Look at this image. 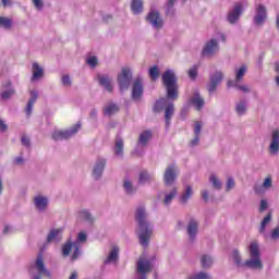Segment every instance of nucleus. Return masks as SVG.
Instances as JSON below:
<instances>
[{
  "mask_svg": "<svg viewBox=\"0 0 279 279\" xmlns=\"http://www.w3.org/2000/svg\"><path fill=\"white\" fill-rule=\"evenodd\" d=\"M250 258L243 263V257L238 250L232 251L231 258L236 267H246L247 269H263V259L260 258V246L258 242L253 241L248 246Z\"/></svg>",
  "mask_w": 279,
  "mask_h": 279,
  "instance_id": "nucleus-1",
  "label": "nucleus"
},
{
  "mask_svg": "<svg viewBox=\"0 0 279 279\" xmlns=\"http://www.w3.org/2000/svg\"><path fill=\"white\" fill-rule=\"evenodd\" d=\"M135 220L137 221V236L142 247L149 245V239L154 234V228L149 220H147V210L145 206H138L135 211Z\"/></svg>",
  "mask_w": 279,
  "mask_h": 279,
  "instance_id": "nucleus-2",
  "label": "nucleus"
},
{
  "mask_svg": "<svg viewBox=\"0 0 279 279\" xmlns=\"http://www.w3.org/2000/svg\"><path fill=\"white\" fill-rule=\"evenodd\" d=\"M161 80L167 90V97L175 101L178 99V77H175V72L173 70H167L162 74Z\"/></svg>",
  "mask_w": 279,
  "mask_h": 279,
  "instance_id": "nucleus-3",
  "label": "nucleus"
},
{
  "mask_svg": "<svg viewBox=\"0 0 279 279\" xmlns=\"http://www.w3.org/2000/svg\"><path fill=\"white\" fill-rule=\"evenodd\" d=\"M29 274L32 275V279H41L43 276H46V278H51V271H49L45 266L43 254L37 255L33 268L29 269Z\"/></svg>",
  "mask_w": 279,
  "mask_h": 279,
  "instance_id": "nucleus-4",
  "label": "nucleus"
},
{
  "mask_svg": "<svg viewBox=\"0 0 279 279\" xmlns=\"http://www.w3.org/2000/svg\"><path fill=\"white\" fill-rule=\"evenodd\" d=\"M80 128H82V124L76 123L71 129L64 131L57 130L52 132L51 137L53 141H69V138H73L80 132Z\"/></svg>",
  "mask_w": 279,
  "mask_h": 279,
  "instance_id": "nucleus-5",
  "label": "nucleus"
},
{
  "mask_svg": "<svg viewBox=\"0 0 279 279\" xmlns=\"http://www.w3.org/2000/svg\"><path fill=\"white\" fill-rule=\"evenodd\" d=\"M132 70L130 68H123L121 73L118 74V86L121 92L128 90L132 84Z\"/></svg>",
  "mask_w": 279,
  "mask_h": 279,
  "instance_id": "nucleus-6",
  "label": "nucleus"
},
{
  "mask_svg": "<svg viewBox=\"0 0 279 279\" xmlns=\"http://www.w3.org/2000/svg\"><path fill=\"white\" fill-rule=\"evenodd\" d=\"M216 53H219V40L213 38L206 41L201 54L203 58H215Z\"/></svg>",
  "mask_w": 279,
  "mask_h": 279,
  "instance_id": "nucleus-7",
  "label": "nucleus"
},
{
  "mask_svg": "<svg viewBox=\"0 0 279 279\" xmlns=\"http://www.w3.org/2000/svg\"><path fill=\"white\" fill-rule=\"evenodd\" d=\"M185 230L189 243H195V241H197V234H199V221L190 219Z\"/></svg>",
  "mask_w": 279,
  "mask_h": 279,
  "instance_id": "nucleus-8",
  "label": "nucleus"
},
{
  "mask_svg": "<svg viewBox=\"0 0 279 279\" xmlns=\"http://www.w3.org/2000/svg\"><path fill=\"white\" fill-rule=\"evenodd\" d=\"M33 206L37 213H46L49 210V197L43 194H37L33 197Z\"/></svg>",
  "mask_w": 279,
  "mask_h": 279,
  "instance_id": "nucleus-9",
  "label": "nucleus"
},
{
  "mask_svg": "<svg viewBox=\"0 0 279 279\" xmlns=\"http://www.w3.org/2000/svg\"><path fill=\"white\" fill-rule=\"evenodd\" d=\"M106 165H108V160L104 157H98L93 166L92 169V177L95 180H101V177L104 175V171L106 170Z\"/></svg>",
  "mask_w": 279,
  "mask_h": 279,
  "instance_id": "nucleus-10",
  "label": "nucleus"
},
{
  "mask_svg": "<svg viewBox=\"0 0 279 279\" xmlns=\"http://www.w3.org/2000/svg\"><path fill=\"white\" fill-rule=\"evenodd\" d=\"M223 72L216 71L209 75V83L207 85L208 93L213 95L221 82H223Z\"/></svg>",
  "mask_w": 279,
  "mask_h": 279,
  "instance_id": "nucleus-11",
  "label": "nucleus"
},
{
  "mask_svg": "<svg viewBox=\"0 0 279 279\" xmlns=\"http://www.w3.org/2000/svg\"><path fill=\"white\" fill-rule=\"evenodd\" d=\"M267 22V8L263 4L255 7L254 23L257 27H263Z\"/></svg>",
  "mask_w": 279,
  "mask_h": 279,
  "instance_id": "nucleus-12",
  "label": "nucleus"
},
{
  "mask_svg": "<svg viewBox=\"0 0 279 279\" xmlns=\"http://www.w3.org/2000/svg\"><path fill=\"white\" fill-rule=\"evenodd\" d=\"M177 178H178V167L173 165L168 166L163 173V182L166 186H173V184H175Z\"/></svg>",
  "mask_w": 279,
  "mask_h": 279,
  "instance_id": "nucleus-13",
  "label": "nucleus"
},
{
  "mask_svg": "<svg viewBox=\"0 0 279 279\" xmlns=\"http://www.w3.org/2000/svg\"><path fill=\"white\" fill-rule=\"evenodd\" d=\"M241 14H243V3L239 2L229 11L227 15L228 23H230V25L236 24L239 19H241Z\"/></svg>",
  "mask_w": 279,
  "mask_h": 279,
  "instance_id": "nucleus-14",
  "label": "nucleus"
},
{
  "mask_svg": "<svg viewBox=\"0 0 279 279\" xmlns=\"http://www.w3.org/2000/svg\"><path fill=\"white\" fill-rule=\"evenodd\" d=\"M146 21L154 27V29H160L165 25V21H162L158 11H150L146 16Z\"/></svg>",
  "mask_w": 279,
  "mask_h": 279,
  "instance_id": "nucleus-15",
  "label": "nucleus"
},
{
  "mask_svg": "<svg viewBox=\"0 0 279 279\" xmlns=\"http://www.w3.org/2000/svg\"><path fill=\"white\" fill-rule=\"evenodd\" d=\"M131 97L133 101H141L143 99V78L137 77L134 80Z\"/></svg>",
  "mask_w": 279,
  "mask_h": 279,
  "instance_id": "nucleus-16",
  "label": "nucleus"
},
{
  "mask_svg": "<svg viewBox=\"0 0 279 279\" xmlns=\"http://www.w3.org/2000/svg\"><path fill=\"white\" fill-rule=\"evenodd\" d=\"M272 186H274V179H271V177H267L262 183V185H254L253 190L256 195H265V193H267V191L272 189Z\"/></svg>",
  "mask_w": 279,
  "mask_h": 279,
  "instance_id": "nucleus-17",
  "label": "nucleus"
},
{
  "mask_svg": "<svg viewBox=\"0 0 279 279\" xmlns=\"http://www.w3.org/2000/svg\"><path fill=\"white\" fill-rule=\"evenodd\" d=\"M268 151L271 156H278V153H279V131L278 130H275L271 133Z\"/></svg>",
  "mask_w": 279,
  "mask_h": 279,
  "instance_id": "nucleus-18",
  "label": "nucleus"
},
{
  "mask_svg": "<svg viewBox=\"0 0 279 279\" xmlns=\"http://www.w3.org/2000/svg\"><path fill=\"white\" fill-rule=\"evenodd\" d=\"M151 269H154V264L149 259L140 258L137 260V274L140 276H146Z\"/></svg>",
  "mask_w": 279,
  "mask_h": 279,
  "instance_id": "nucleus-19",
  "label": "nucleus"
},
{
  "mask_svg": "<svg viewBox=\"0 0 279 279\" xmlns=\"http://www.w3.org/2000/svg\"><path fill=\"white\" fill-rule=\"evenodd\" d=\"M96 80H97L98 84L100 86H102V88H105V90H107V93H112V90H113L112 77H110L109 75H105V74H97Z\"/></svg>",
  "mask_w": 279,
  "mask_h": 279,
  "instance_id": "nucleus-20",
  "label": "nucleus"
},
{
  "mask_svg": "<svg viewBox=\"0 0 279 279\" xmlns=\"http://www.w3.org/2000/svg\"><path fill=\"white\" fill-rule=\"evenodd\" d=\"M31 98L27 101L26 108H25V114L26 117H32V112L34 110V104L38 100V92L36 89H33L29 92Z\"/></svg>",
  "mask_w": 279,
  "mask_h": 279,
  "instance_id": "nucleus-21",
  "label": "nucleus"
},
{
  "mask_svg": "<svg viewBox=\"0 0 279 279\" xmlns=\"http://www.w3.org/2000/svg\"><path fill=\"white\" fill-rule=\"evenodd\" d=\"M193 186L185 185L181 195L179 196V203L181 204V206H186V204H189V201L191 199V197H193Z\"/></svg>",
  "mask_w": 279,
  "mask_h": 279,
  "instance_id": "nucleus-22",
  "label": "nucleus"
},
{
  "mask_svg": "<svg viewBox=\"0 0 279 279\" xmlns=\"http://www.w3.org/2000/svg\"><path fill=\"white\" fill-rule=\"evenodd\" d=\"M15 90L14 87L12 86V82L5 81L2 84V92L0 93L1 99H10L14 95Z\"/></svg>",
  "mask_w": 279,
  "mask_h": 279,
  "instance_id": "nucleus-23",
  "label": "nucleus"
},
{
  "mask_svg": "<svg viewBox=\"0 0 279 279\" xmlns=\"http://www.w3.org/2000/svg\"><path fill=\"white\" fill-rule=\"evenodd\" d=\"M62 241V229H52L47 235L46 243H60Z\"/></svg>",
  "mask_w": 279,
  "mask_h": 279,
  "instance_id": "nucleus-24",
  "label": "nucleus"
},
{
  "mask_svg": "<svg viewBox=\"0 0 279 279\" xmlns=\"http://www.w3.org/2000/svg\"><path fill=\"white\" fill-rule=\"evenodd\" d=\"M178 197V187H172L169 192L163 193L162 204L165 206H171V202Z\"/></svg>",
  "mask_w": 279,
  "mask_h": 279,
  "instance_id": "nucleus-25",
  "label": "nucleus"
},
{
  "mask_svg": "<svg viewBox=\"0 0 279 279\" xmlns=\"http://www.w3.org/2000/svg\"><path fill=\"white\" fill-rule=\"evenodd\" d=\"M190 104L194 106L195 110H202L204 108V98L199 95V92H195L194 95L190 98Z\"/></svg>",
  "mask_w": 279,
  "mask_h": 279,
  "instance_id": "nucleus-26",
  "label": "nucleus"
},
{
  "mask_svg": "<svg viewBox=\"0 0 279 279\" xmlns=\"http://www.w3.org/2000/svg\"><path fill=\"white\" fill-rule=\"evenodd\" d=\"M45 75V70L37 62L33 63V76L32 82H38V80H43Z\"/></svg>",
  "mask_w": 279,
  "mask_h": 279,
  "instance_id": "nucleus-27",
  "label": "nucleus"
},
{
  "mask_svg": "<svg viewBox=\"0 0 279 279\" xmlns=\"http://www.w3.org/2000/svg\"><path fill=\"white\" fill-rule=\"evenodd\" d=\"M123 138L117 137L114 142V147H113V154L117 156V158H123Z\"/></svg>",
  "mask_w": 279,
  "mask_h": 279,
  "instance_id": "nucleus-28",
  "label": "nucleus"
},
{
  "mask_svg": "<svg viewBox=\"0 0 279 279\" xmlns=\"http://www.w3.org/2000/svg\"><path fill=\"white\" fill-rule=\"evenodd\" d=\"M123 191L126 195H134V193H136L137 187L134 186V183L132 182V180L125 178L123 180Z\"/></svg>",
  "mask_w": 279,
  "mask_h": 279,
  "instance_id": "nucleus-29",
  "label": "nucleus"
},
{
  "mask_svg": "<svg viewBox=\"0 0 279 279\" xmlns=\"http://www.w3.org/2000/svg\"><path fill=\"white\" fill-rule=\"evenodd\" d=\"M235 112L238 117H243L247 112V100L245 99H240L235 104Z\"/></svg>",
  "mask_w": 279,
  "mask_h": 279,
  "instance_id": "nucleus-30",
  "label": "nucleus"
},
{
  "mask_svg": "<svg viewBox=\"0 0 279 279\" xmlns=\"http://www.w3.org/2000/svg\"><path fill=\"white\" fill-rule=\"evenodd\" d=\"M117 260H119V247L113 246L107 258L104 260V264L110 265V263H117Z\"/></svg>",
  "mask_w": 279,
  "mask_h": 279,
  "instance_id": "nucleus-31",
  "label": "nucleus"
},
{
  "mask_svg": "<svg viewBox=\"0 0 279 279\" xmlns=\"http://www.w3.org/2000/svg\"><path fill=\"white\" fill-rule=\"evenodd\" d=\"M173 112H175V108L173 106V102H171L165 108L166 128H169V125H171V118L173 117Z\"/></svg>",
  "mask_w": 279,
  "mask_h": 279,
  "instance_id": "nucleus-32",
  "label": "nucleus"
},
{
  "mask_svg": "<svg viewBox=\"0 0 279 279\" xmlns=\"http://www.w3.org/2000/svg\"><path fill=\"white\" fill-rule=\"evenodd\" d=\"M151 141V132L150 131H143L138 137V145L140 147H147V144Z\"/></svg>",
  "mask_w": 279,
  "mask_h": 279,
  "instance_id": "nucleus-33",
  "label": "nucleus"
},
{
  "mask_svg": "<svg viewBox=\"0 0 279 279\" xmlns=\"http://www.w3.org/2000/svg\"><path fill=\"white\" fill-rule=\"evenodd\" d=\"M215 263V259L213 258V256L205 254L201 256V267L203 269H210V267H213Z\"/></svg>",
  "mask_w": 279,
  "mask_h": 279,
  "instance_id": "nucleus-34",
  "label": "nucleus"
},
{
  "mask_svg": "<svg viewBox=\"0 0 279 279\" xmlns=\"http://www.w3.org/2000/svg\"><path fill=\"white\" fill-rule=\"evenodd\" d=\"M119 112V105L117 104H109L104 109V114L106 117H112V114H117Z\"/></svg>",
  "mask_w": 279,
  "mask_h": 279,
  "instance_id": "nucleus-35",
  "label": "nucleus"
},
{
  "mask_svg": "<svg viewBox=\"0 0 279 279\" xmlns=\"http://www.w3.org/2000/svg\"><path fill=\"white\" fill-rule=\"evenodd\" d=\"M153 180H154V174L145 170L140 173V177H138L140 184H147V182H153Z\"/></svg>",
  "mask_w": 279,
  "mask_h": 279,
  "instance_id": "nucleus-36",
  "label": "nucleus"
},
{
  "mask_svg": "<svg viewBox=\"0 0 279 279\" xmlns=\"http://www.w3.org/2000/svg\"><path fill=\"white\" fill-rule=\"evenodd\" d=\"M168 106L169 105L167 98H161L156 101L153 110L154 112H162V110H165Z\"/></svg>",
  "mask_w": 279,
  "mask_h": 279,
  "instance_id": "nucleus-37",
  "label": "nucleus"
},
{
  "mask_svg": "<svg viewBox=\"0 0 279 279\" xmlns=\"http://www.w3.org/2000/svg\"><path fill=\"white\" fill-rule=\"evenodd\" d=\"M209 182H210L213 189H215L216 191H221L222 183H221V180H219L218 175L210 174Z\"/></svg>",
  "mask_w": 279,
  "mask_h": 279,
  "instance_id": "nucleus-38",
  "label": "nucleus"
},
{
  "mask_svg": "<svg viewBox=\"0 0 279 279\" xmlns=\"http://www.w3.org/2000/svg\"><path fill=\"white\" fill-rule=\"evenodd\" d=\"M133 14H141L143 12V0H133L131 3Z\"/></svg>",
  "mask_w": 279,
  "mask_h": 279,
  "instance_id": "nucleus-39",
  "label": "nucleus"
},
{
  "mask_svg": "<svg viewBox=\"0 0 279 279\" xmlns=\"http://www.w3.org/2000/svg\"><path fill=\"white\" fill-rule=\"evenodd\" d=\"M245 73H247V65H241L239 69H235L236 82H243V77H245Z\"/></svg>",
  "mask_w": 279,
  "mask_h": 279,
  "instance_id": "nucleus-40",
  "label": "nucleus"
},
{
  "mask_svg": "<svg viewBox=\"0 0 279 279\" xmlns=\"http://www.w3.org/2000/svg\"><path fill=\"white\" fill-rule=\"evenodd\" d=\"M13 21L11 17L0 16V27L3 29H12Z\"/></svg>",
  "mask_w": 279,
  "mask_h": 279,
  "instance_id": "nucleus-41",
  "label": "nucleus"
},
{
  "mask_svg": "<svg viewBox=\"0 0 279 279\" xmlns=\"http://www.w3.org/2000/svg\"><path fill=\"white\" fill-rule=\"evenodd\" d=\"M271 222V213L267 214V216L262 220L259 227V234H265V230H267V225Z\"/></svg>",
  "mask_w": 279,
  "mask_h": 279,
  "instance_id": "nucleus-42",
  "label": "nucleus"
},
{
  "mask_svg": "<svg viewBox=\"0 0 279 279\" xmlns=\"http://www.w3.org/2000/svg\"><path fill=\"white\" fill-rule=\"evenodd\" d=\"M73 250V241L69 239L62 246V255L69 256L71 254V251Z\"/></svg>",
  "mask_w": 279,
  "mask_h": 279,
  "instance_id": "nucleus-43",
  "label": "nucleus"
},
{
  "mask_svg": "<svg viewBox=\"0 0 279 279\" xmlns=\"http://www.w3.org/2000/svg\"><path fill=\"white\" fill-rule=\"evenodd\" d=\"M149 77L153 82H156L160 75V70H158V65H154L149 69Z\"/></svg>",
  "mask_w": 279,
  "mask_h": 279,
  "instance_id": "nucleus-44",
  "label": "nucleus"
},
{
  "mask_svg": "<svg viewBox=\"0 0 279 279\" xmlns=\"http://www.w3.org/2000/svg\"><path fill=\"white\" fill-rule=\"evenodd\" d=\"M80 216L81 219H84V221H87V223H93L95 221V218H93V215L88 210H82Z\"/></svg>",
  "mask_w": 279,
  "mask_h": 279,
  "instance_id": "nucleus-45",
  "label": "nucleus"
},
{
  "mask_svg": "<svg viewBox=\"0 0 279 279\" xmlns=\"http://www.w3.org/2000/svg\"><path fill=\"white\" fill-rule=\"evenodd\" d=\"M86 241H88V235L86 232H80L77 234L76 241L73 243H77L82 247V243H86Z\"/></svg>",
  "mask_w": 279,
  "mask_h": 279,
  "instance_id": "nucleus-46",
  "label": "nucleus"
},
{
  "mask_svg": "<svg viewBox=\"0 0 279 279\" xmlns=\"http://www.w3.org/2000/svg\"><path fill=\"white\" fill-rule=\"evenodd\" d=\"M190 279H213V276H210L209 272L199 271L195 274L193 277H191Z\"/></svg>",
  "mask_w": 279,
  "mask_h": 279,
  "instance_id": "nucleus-47",
  "label": "nucleus"
},
{
  "mask_svg": "<svg viewBox=\"0 0 279 279\" xmlns=\"http://www.w3.org/2000/svg\"><path fill=\"white\" fill-rule=\"evenodd\" d=\"M202 128H204V123L202 121H196L194 123V136H202Z\"/></svg>",
  "mask_w": 279,
  "mask_h": 279,
  "instance_id": "nucleus-48",
  "label": "nucleus"
},
{
  "mask_svg": "<svg viewBox=\"0 0 279 279\" xmlns=\"http://www.w3.org/2000/svg\"><path fill=\"white\" fill-rule=\"evenodd\" d=\"M80 245L77 243H73V254L71 256V260H77L80 258Z\"/></svg>",
  "mask_w": 279,
  "mask_h": 279,
  "instance_id": "nucleus-49",
  "label": "nucleus"
},
{
  "mask_svg": "<svg viewBox=\"0 0 279 279\" xmlns=\"http://www.w3.org/2000/svg\"><path fill=\"white\" fill-rule=\"evenodd\" d=\"M61 84H62V86H65L66 88L71 87V85H72L71 76L69 74H64L61 77Z\"/></svg>",
  "mask_w": 279,
  "mask_h": 279,
  "instance_id": "nucleus-50",
  "label": "nucleus"
},
{
  "mask_svg": "<svg viewBox=\"0 0 279 279\" xmlns=\"http://www.w3.org/2000/svg\"><path fill=\"white\" fill-rule=\"evenodd\" d=\"M235 185H236V183L234 182V179L232 177H229L227 179L226 191L227 192L232 191V189H234Z\"/></svg>",
  "mask_w": 279,
  "mask_h": 279,
  "instance_id": "nucleus-51",
  "label": "nucleus"
},
{
  "mask_svg": "<svg viewBox=\"0 0 279 279\" xmlns=\"http://www.w3.org/2000/svg\"><path fill=\"white\" fill-rule=\"evenodd\" d=\"M86 63L92 66V69H95V66H97V64H99V61L97 60V57H89L86 60Z\"/></svg>",
  "mask_w": 279,
  "mask_h": 279,
  "instance_id": "nucleus-52",
  "label": "nucleus"
},
{
  "mask_svg": "<svg viewBox=\"0 0 279 279\" xmlns=\"http://www.w3.org/2000/svg\"><path fill=\"white\" fill-rule=\"evenodd\" d=\"M32 1L36 10H38L39 12L43 11V8H45V2H43V0H32Z\"/></svg>",
  "mask_w": 279,
  "mask_h": 279,
  "instance_id": "nucleus-53",
  "label": "nucleus"
},
{
  "mask_svg": "<svg viewBox=\"0 0 279 279\" xmlns=\"http://www.w3.org/2000/svg\"><path fill=\"white\" fill-rule=\"evenodd\" d=\"M187 75L190 80H196L197 77V66L194 65L192 69L189 70Z\"/></svg>",
  "mask_w": 279,
  "mask_h": 279,
  "instance_id": "nucleus-54",
  "label": "nucleus"
},
{
  "mask_svg": "<svg viewBox=\"0 0 279 279\" xmlns=\"http://www.w3.org/2000/svg\"><path fill=\"white\" fill-rule=\"evenodd\" d=\"M270 239H272V241H279V226L271 230Z\"/></svg>",
  "mask_w": 279,
  "mask_h": 279,
  "instance_id": "nucleus-55",
  "label": "nucleus"
},
{
  "mask_svg": "<svg viewBox=\"0 0 279 279\" xmlns=\"http://www.w3.org/2000/svg\"><path fill=\"white\" fill-rule=\"evenodd\" d=\"M197 145H199V135H194L189 143V147H197Z\"/></svg>",
  "mask_w": 279,
  "mask_h": 279,
  "instance_id": "nucleus-56",
  "label": "nucleus"
},
{
  "mask_svg": "<svg viewBox=\"0 0 279 279\" xmlns=\"http://www.w3.org/2000/svg\"><path fill=\"white\" fill-rule=\"evenodd\" d=\"M21 143L24 147H32V141L26 135L22 136Z\"/></svg>",
  "mask_w": 279,
  "mask_h": 279,
  "instance_id": "nucleus-57",
  "label": "nucleus"
},
{
  "mask_svg": "<svg viewBox=\"0 0 279 279\" xmlns=\"http://www.w3.org/2000/svg\"><path fill=\"white\" fill-rule=\"evenodd\" d=\"M236 90H241V93L247 94V93H252V89L250 88V86L247 85H238V89Z\"/></svg>",
  "mask_w": 279,
  "mask_h": 279,
  "instance_id": "nucleus-58",
  "label": "nucleus"
},
{
  "mask_svg": "<svg viewBox=\"0 0 279 279\" xmlns=\"http://www.w3.org/2000/svg\"><path fill=\"white\" fill-rule=\"evenodd\" d=\"M239 82L240 81H236V78L234 80V81H228L227 82V86H228V88H239Z\"/></svg>",
  "mask_w": 279,
  "mask_h": 279,
  "instance_id": "nucleus-59",
  "label": "nucleus"
},
{
  "mask_svg": "<svg viewBox=\"0 0 279 279\" xmlns=\"http://www.w3.org/2000/svg\"><path fill=\"white\" fill-rule=\"evenodd\" d=\"M267 206H268L267 201L266 199H262L260 201V206H259L260 213L267 210Z\"/></svg>",
  "mask_w": 279,
  "mask_h": 279,
  "instance_id": "nucleus-60",
  "label": "nucleus"
},
{
  "mask_svg": "<svg viewBox=\"0 0 279 279\" xmlns=\"http://www.w3.org/2000/svg\"><path fill=\"white\" fill-rule=\"evenodd\" d=\"M12 5H13L12 0H2L3 8H12Z\"/></svg>",
  "mask_w": 279,
  "mask_h": 279,
  "instance_id": "nucleus-61",
  "label": "nucleus"
},
{
  "mask_svg": "<svg viewBox=\"0 0 279 279\" xmlns=\"http://www.w3.org/2000/svg\"><path fill=\"white\" fill-rule=\"evenodd\" d=\"M201 195H202L204 202H208L209 196H208V192H207L206 190H203V191L201 192Z\"/></svg>",
  "mask_w": 279,
  "mask_h": 279,
  "instance_id": "nucleus-62",
  "label": "nucleus"
},
{
  "mask_svg": "<svg viewBox=\"0 0 279 279\" xmlns=\"http://www.w3.org/2000/svg\"><path fill=\"white\" fill-rule=\"evenodd\" d=\"M5 130H8V124L3 120H0V132H5Z\"/></svg>",
  "mask_w": 279,
  "mask_h": 279,
  "instance_id": "nucleus-63",
  "label": "nucleus"
},
{
  "mask_svg": "<svg viewBox=\"0 0 279 279\" xmlns=\"http://www.w3.org/2000/svg\"><path fill=\"white\" fill-rule=\"evenodd\" d=\"M24 163H25V159H23V157L15 158V165H24Z\"/></svg>",
  "mask_w": 279,
  "mask_h": 279,
  "instance_id": "nucleus-64",
  "label": "nucleus"
}]
</instances>
